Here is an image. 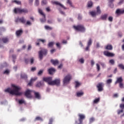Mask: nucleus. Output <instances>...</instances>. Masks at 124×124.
<instances>
[{
  "label": "nucleus",
  "mask_w": 124,
  "mask_h": 124,
  "mask_svg": "<svg viewBox=\"0 0 124 124\" xmlns=\"http://www.w3.org/2000/svg\"><path fill=\"white\" fill-rule=\"evenodd\" d=\"M2 41L4 43H7V42H8V41H9V40L7 37H4V38H2Z\"/></svg>",
  "instance_id": "obj_24"
},
{
  "label": "nucleus",
  "mask_w": 124,
  "mask_h": 124,
  "mask_svg": "<svg viewBox=\"0 0 124 124\" xmlns=\"http://www.w3.org/2000/svg\"><path fill=\"white\" fill-rule=\"evenodd\" d=\"M115 13L117 14V15H121V14H124V10L118 9L116 10Z\"/></svg>",
  "instance_id": "obj_13"
},
{
  "label": "nucleus",
  "mask_w": 124,
  "mask_h": 124,
  "mask_svg": "<svg viewBox=\"0 0 124 124\" xmlns=\"http://www.w3.org/2000/svg\"><path fill=\"white\" fill-rule=\"evenodd\" d=\"M118 67H119V68L120 69H122V70H124V64H119L118 65Z\"/></svg>",
  "instance_id": "obj_28"
},
{
  "label": "nucleus",
  "mask_w": 124,
  "mask_h": 124,
  "mask_svg": "<svg viewBox=\"0 0 124 124\" xmlns=\"http://www.w3.org/2000/svg\"><path fill=\"white\" fill-rule=\"evenodd\" d=\"M112 79H108L106 81L107 84H111L112 83Z\"/></svg>",
  "instance_id": "obj_43"
},
{
  "label": "nucleus",
  "mask_w": 124,
  "mask_h": 124,
  "mask_svg": "<svg viewBox=\"0 0 124 124\" xmlns=\"http://www.w3.org/2000/svg\"><path fill=\"white\" fill-rule=\"evenodd\" d=\"M84 95V92H78L77 93V95L78 97L80 96H82V95Z\"/></svg>",
  "instance_id": "obj_29"
},
{
  "label": "nucleus",
  "mask_w": 124,
  "mask_h": 124,
  "mask_svg": "<svg viewBox=\"0 0 124 124\" xmlns=\"http://www.w3.org/2000/svg\"><path fill=\"white\" fill-rule=\"evenodd\" d=\"M34 95L35 96V98H37V99H41V96L40 95L39 93L34 92Z\"/></svg>",
  "instance_id": "obj_15"
},
{
  "label": "nucleus",
  "mask_w": 124,
  "mask_h": 124,
  "mask_svg": "<svg viewBox=\"0 0 124 124\" xmlns=\"http://www.w3.org/2000/svg\"><path fill=\"white\" fill-rule=\"evenodd\" d=\"M4 74H9V70H6L4 72Z\"/></svg>",
  "instance_id": "obj_62"
},
{
  "label": "nucleus",
  "mask_w": 124,
  "mask_h": 124,
  "mask_svg": "<svg viewBox=\"0 0 124 124\" xmlns=\"http://www.w3.org/2000/svg\"><path fill=\"white\" fill-rule=\"evenodd\" d=\"M85 51H90V46H87L85 48Z\"/></svg>",
  "instance_id": "obj_58"
},
{
  "label": "nucleus",
  "mask_w": 124,
  "mask_h": 124,
  "mask_svg": "<svg viewBox=\"0 0 124 124\" xmlns=\"http://www.w3.org/2000/svg\"><path fill=\"white\" fill-rule=\"evenodd\" d=\"M37 42H42L43 44L46 42V41L44 39H39L37 40Z\"/></svg>",
  "instance_id": "obj_34"
},
{
  "label": "nucleus",
  "mask_w": 124,
  "mask_h": 124,
  "mask_svg": "<svg viewBox=\"0 0 124 124\" xmlns=\"http://www.w3.org/2000/svg\"><path fill=\"white\" fill-rule=\"evenodd\" d=\"M49 74H53V72H55L56 70L54 68H51L48 70Z\"/></svg>",
  "instance_id": "obj_20"
},
{
  "label": "nucleus",
  "mask_w": 124,
  "mask_h": 124,
  "mask_svg": "<svg viewBox=\"0 0 124 124\" xmlns=\"http://www.w3.org/2000/svg\"><path fill=\"white\" fill-rule=\"evenodd\" d=\"M103 87H104V84L102 82H100L96 85L97 89H98V92H102L103 91Z\"/></svg>",
  "instance_id": "obj_7"
},
{
  "label": "nucleus",
  "mask_w": 124,
  "mask_h": 124,
  "mask_svg": "<svg viewBox=\"0 0 124 124\" xmlns=\"http://www.w3.org/2000/svg\"><path fill=\"white\" fill-rule=\"evenodd\" d=\"M91 63L92 66H94V61L93 60H91Z\"/></svg>",
  "instance_id": "obj_60"
},
{
  "label": "nucleus",
  "mask_w": 124,
  "mask_h": 124,
  "mask_svg": "<svg viewBox=\"0 0 124 124\" xmlns=\"http://www.w3.org/2000/svg\"><path fill=\"white\" fill-rule=\"evenodd\" d=\"M124 79H123V78L122 77H120L117 78V80L115 82V85H117L118 83H119V84L120 83H122Z\"/></svg>",
  "instance_id": "obj_14"
},
{
  "label": "nucleus",
  "mask_w": 124,
  "mask_h": 124,
  "mask_svg": "<svg viewBox=\"0 0 124 124\" xmlns=\"http://www.w3.org/2000/svg\"><path fill=\"white\" fill-rule=\"evenodd\" d=\"M19 104H23V103H25V101L23 99L19 100L18 101Z\"/></svg>",
  "instance_id": "obj_47"
},
{
  "label": "nucleus",
  "mask_w": 124,
  "mask_h": 124,
  "mask_svg": "<svg viewBox=\"0 0 124 124\" xmlns=\"http://www.w3.org/2000/svg\"><path fill=\"white\" fill-rule=\"evenodd\" d=\"M88 7H92L93 6V2L89 1L87 4Z\"/></svg>",
  "instance_id": "obj_37"
},
{
  "label": "nucleus",
  "mask_w": 124,
  "mask_h": 124,
  "mask_svg": "<svg viewBox=\"0 0 124 124\" xmlns=\"http://www.w3.org/2000/svg\"><path fill=\"white\" fill-rule=\"evenodd\" d=\"M109 63H111L112 65L115 64V61L113 59H111L109 61Z\"/></svg>",
  "instance_id": "obj_40"
},
{
  "label": "nucleus",
  "mask_w": 124,
  "mask_h": 124,
  "mask_svg": "<svg viewBox=\"0 0 124 124\" xmlns=\"http://www.w3.org/2000/svg\"><path fill=\"white\" fill-rule=\"evenodd\" d=\"M105 48L106 50H113V46L111 45H108L107 46H105Z\"/></svg>",
  "instance_id": "obj_19"
},
{
  "label": "nucleus",
  "mask_w": 124,
  "mask_h": 124,
  "mask_svg": "<svg viewBox=\"0 0 124 124\" xmlns=\"http://www.w3.org/2000/svg\"><path fill=\"white\" fill-rule=\"evenodd\" d=\"M108 21H109L110 22H113V17L112 16H109L108 17Z\"/></svg>",
  "instance_id": "obj_56"
},
{
  "label": "nucleus",
  "mask_w": 124,
  "mask_h": 124,
  "mask_svg": "<svg viewBox=\"0 0 124 124\" xmlns=\"http://www.w3.org/2000/svg\"><path fill=\"white\" fill-rule=\"evenodd\" d=\"M119 87L121 88V89L124 88V83L123 82L119 83Z\"/></svg>",
  "instance_id": "obj_46"
},
{
  "label": "nucleus",
  "mask_w": 124,
  "mask_h": 124,
  "mask_svg": "<svg viewBox=\"0 0 124 124\" xmlns=\"http://www.w3.org/2000/svg\"><path fill=\"white\" fill-rule=\"evenodd\" d=\"M96 12L97 15H99V14H101V10H100V7L99 6H97L96 8Z\"/></svg>",
  "instance_id": "obj_21"
},
{
  "label": "nucleus",
  "mask_w": 124,
  "mask_h": 124,
  "mask_svg": "<svg viewBox=\"0 0 124 124\" xmlns=\"http://www.w3.org/2000/svg\"><path fill=\"white\" fill-rule=\"evenodd\" d=\"M92 43H93V41L92 40V39L90 38V39L89 40V41H88V43H87V46H90L91 45H92Z\"/></svg>",
  "instance_id": "obj_31"
},
{
  "label": "nucleus",
  "mask_w": 124,
  "mask_h": 124,
  "mask_svg": "<svg viewBox=\"0 0 124 124\" xmlns=\"http://www.w3.org/2000/svg\"><path fill=\"white\" fill-rule=\"evenodd\" d=\"M35 121H43V119H42L41 117H39V116H38L37 117H36L35 118Z\"/></svg>",
  "instance_id": "obj_42"
},
{
  "label": "nucleus",
  "mask_w": 124,
  "mask_h": 124,
  "mask_svg": "<svg viewBox=\"0 0 124 124\" xmlns=\"http://www.w3.org/2000/svg\"><path fill=\"white\" fill-rule=\"evenodd\" d=\"M52 3L53 4H55V5H59V6H61V7H62V8L66 9V8H65V7H64V6H63V5H62L61 3L59 2L58 1H52Z\"/></svg>",
  "instance_id": "obj_12"
},
{
  "label": "nucleus",
  "mask_w": 124,
  "mask_h": 124,
  "mask_svg": "<svg viewBox=\"0 0 124 124\" xmlns=\"http://www.w3.org/2000/svg\"><path fill=\"white\" fill-rule=\"evenodd\" d=\"M75 124H83V122L82 121L80 122V121L79 120V119L78 120H76L75 121Z\"/></svg>",
  "instance_id": "obj_41"
},
{
  "label": "nucleus",
  "mask_w": 124,
  "mask_h": 124,
  "mask_svg": "<svg viewBox=\"0 0 124 124\" xmlns=\"http://www.w3.org/2000/svg\"><path fill=\"white\" fill-rule=\"evenodd\" d=\"M35 5H36V6H38V5H39V0H35Z\"/></svg>",
  "instance_id": "obj_44"
},
{
  "label": "nucleus",
  "mask_w": 124,
  "mask_h": 124,
  "mask_svg": "<svg viewBox=\"0 0 124 124\" xmlns=\"http://www.w3.org/2000/svg\"><path fill=\"white\" fill-rule=\"evenodd\" d=\"M12 58H13V59L14 63H15V60H16V55H13L12 56Z\"/></svg>",
  "instance_id": "obj_53"
},
{
  "label": "nucleus",
  "mask_w": 124,
  "mask_h": 124,
  "mask_svg": "<svg viewBox=\"0 0 124 124\" xmlns=\"http://www.w3.org/2000/svg\"><path fill=\"white\" fill-rule=\"evenodd\" d=\"M52 123H53V119L50 118L49 119V121L48 124H52Z\"/></svg>",
  "instance_id": "obj_63"
},
{
  "label": "nucleus",
  "mask_w": 124,
  "mask_h": 124,
  "mask_svg": "<svg viewBox=\"0 0 124 124\" xmlns=\"http://www.w3.org/2000/svg\"><path fill=\"white\" fill-rule=\"evenodd\" d=\"M38 12H39V13H40V14H41V15H42V16H43V17H45V14H44V13L42 11V10L39 9Z\"/></svg>",
  "instance_id": "obj_30"
},
{
  "label": "nucleus",
  "mask_w": 124,
  "mask_h": 124,
  "mask_svg": "<svg viewBox=\"0 0 124 124\" xmlns=\"http://www.w3.org/2000/svg\"><path fill=\"white\" fill-rule=\"evenodd\" d=\"M21 78H22V79H27V75H26L25 74H21Z\"/></svg>",
  "instance_id": "obj_35"
},
{
  "label": "nucleus",
  "mask_w": 124,
  "mask_h": 124,
  "mask_svg": "<svg viewBox=\"0 0 124 124\" xmlns=\"http://www.w3.org/2000/svg\"><path fill=\"white\" fill-rule=\"evenodd\" d=\"M45 4H47V1L46 0H43L42 1V5H45Z\"/></svg>",
  "instance_id": "obj_45"
},
{
  "label": "nucleus",
  "mask_w": 124,
  "mask_h": 124,
  "mask_svg": "<svg viewBox=\"0 0 124 124\" xmlns=\"http://www.w3.org/2000/svg\"><path fill=\"white\" fill-rule=\"evenodd\" d=\"M73 28L76 31H81V32H85L86 31V28H85V27L83 25L74 26Z\"/></svg>",
  "instance_id": "obj_3"
},
{
  "label": "nucleus",
  "mask_w": 124,
  "mask_h": 124,
  "mask_svg": "<svg viewBox=\"0 0 124 124\" xmlns=\"http://www.w3.org/2000/svg\"><path fill=\"white\" fill-rule=\"evenodd\" d=\"M26 25L27 26H31V22L30 21H27L26 22Z\"/></svg>",
  "instance_id": "obj_52"
},
{
  "label": "nucleus",
  "mask_w": 124,
  "mask_h": 124,
  "mask_svg": "<svg viewBox=\"0 0 124 124\" xmlns=\"http://www.w3.org/2000/svg\"><path fill=\"white\" fill-rule=\"evenodd\" d=\"M67 3H68V4H69V5L71 6V7H73V5H72V2H71L70 0H67Z\"/></svg>",
  "instance_id": "obj_39"
},
{
  "label": "nucleus",
  "mask_w": 124,
  "mask_h": 124,
  "mask_svg": "<svg viewBox=\"0 0 124 124\" xmlns=\"http://www.w3.org/2000/svg\"><path fill=\"white\" fill-rule=\"evenodd\" d=\"M36 86V87H41V86H42V84L41 83V82H40L38 83Z\"/></svg>",
  "instance_id": "obj_55"
},
{
  "label": "nucleus",
  "mask_w": 124,
  "mask_h": 124,
  "mask_svg": "<svg viewBox=\"0 0 124 124\" xmlns=\"http://www.w3.org/2000/svg\"><path fill=\"white\" fill-rule=\"evenodd\" d=\"M16 36H21V35H22V34H23V30H19L16 31Z\"/></svg>",
  "instance_id": "obj_16"
},
{
  "label": "nucleus",
  "mask_w": 124,
  "mask_h": 124,
  "mask_svg": "<svg viewBox=\"0 0 124 124\" xmlns=\"http://www.w3.org/2000/svg\"><path fill=\"white\" fill-rule=\"evenodd\" d=\"M43 70H40L39 72L38 73V75H41V74H42V73H43Z\"/></svg>",
  "instance_id": "obj_54"
},
{
  "label": "nucleus",
  "mask_w": 124,
  "mask_h": 124,
  "mask_svg": "<svg viewBox=\"0 0 124 124\" xmlns=\"http://www.w3.org/2000/svg\"><path fill=\"white\" fill-rule=\"evenodd\" d=\"M50 84H51V86H60L61 84V79L56 78L55 80H52Z\"/></svg>",
  "instance_id": "obj_6"
},
{
  "label": "nucleus",
  "mask_w": 124,
  "mask_h": 124,
  "mask_svg": "<svg viewBox=\"0 0 124 124\" xmlns=\"http://www.w3.org/2000/svg\"><path fill=\"white\" fill-rule=\"evenodd\" d=\"M24 94L27 98H31V97H32V96L31 95V90H26Z\"/></svg>",
  "instance_id": "obj_8"
},
{
  "label": "nucleus",
  "mask_w": 124,
  "mask_h": 124,
  "mask_svg": "<svg viewBox=\"0 0 124 124\" xmlns=\"http://www.w3.org/2000/svg\"><path fill=\"white\" fill-rule=\"evenodd\" d=\"M43 81H44L45 82H46V83H47L48 85H50V86H51L50 83H52V77L44 78Z\"/></svg>",
  "instance_id": "obj_9"
},
{
  "label": "nucleus",
  "mask_w": 124,
  "mask_h": 124,
  "mask_svg": "<svg viewBox=\"0 0 124 124\" xmlns=\"http://www.w3.org/2000/svg\"><path fill=\"white\" fill-rule=\"evenodd\" d=\"M100 100V98H98L95 99L94 101H93V103H98V102H99V101Z\"/></svg>",
  "instance_id": "obj_38"
},
{
  "label": "nucleus",
  "mask_w": 124,
  "mask_h": 124,
  "mask_svg": "<svg viewBox=\"0 0 124 124\" xmlns=\"http://www.w3.org/2000/svg\"><path fill=\"white\" fill-rule=\"evenodd\" d=\"M40 21L42 23H45L46 22V16H45V17H44V18H41L40 19Z\"/></svg>",
  "instance_id": "obj_36"
},
{
  "label": "nucleus",
  "mask_w": 124,
  "mask_h": 124,
  "mask_svg": "<svg viewBox=\"0 0 124 124\" xmlns=\"http://www.w3.org/2000/svg\"><path fill=\"white\" fill-rule=\"evenodd\" d=\"M94 122V118L93 117L91 118L90 119V123H93Z\"/></svg>",
  "instance_id": "obj_51"
},
{
  "label": "nucleus",
  "mask_w": 124,
  "mask_h": 124,
  "mask_svg": "<svg viewBox=\"0 0 124 124\" xmlns=\"http://www.w3.org/2000/svg\"><path fill=\"white\" fill-rule=\"evenodd\" d=\"M54 44H55V43L54 42H50L48 43L47 45L48 47L50 48V47H53Z\"/></svg>",
  "instance_id": "obj_25"
},
{
  "label": "nucleus",
  "mask_w": 124,
  "mask_h": 124,
  "mask_svg": "<svg viewBox=\"0 0 124 124\" xmlns=\"http://www.w3.org/2000/svg\"><path fill=\"white\" fill-rule=\"evenodd\" d=\"M108 15L105 14L101 16V19L102 20H107Z\"/></svg>",
  "instance_id": "obj_22"
},
{
  "label": "nucleus",
  "mask_w": 124,
  "mask_h": 124,
  "mask_svg": "<svg viewBox=\"0 0 124 124\" xmlns=\"http://www.w3.org/2000/svg\"><path fill=\"white\" fill-rule=\"evenodd\" d=\"M50 62H51L53 65H57V64H59V61L57 60H54L51 59L50 60Z\"/></svg>",
  "instance_id": "obj_17"
},
{
  "label": "nucleus",
  "mask_w": 124,
  "mask_h": 124,
  "mask_svg": "<svg viewBox=\"0 0 124 124\" xmlns=\"http://www.w3.org/2000/svg\"><path fill=\"white\" fill-rule=\"evenodd\" d=\"M124 112V109H121V110H118L117 111V114L118 115H120L121 113H123Z\"/></svg>",
  "instance_id": "obj_48"
},
{
  "label": "nucleus",
  "mask_w": 124,
  "mask_h": 124,
  "mask_svg": "<svg viewBox=\"0 0 124 124\" xmlns=\"http://www.w3.org/2000/svg\"><path fill=\"white\" fill-rule=\"evenodd\" d=\"M45 29H46V30H49V31H52V30H53V28L52 27L48 26H45Z\"/></svg>",
  "instance_id": "obj_32"
},
{
  "label": "nucleus",
  "mask_w": 124,
  "mask_h": 124,
  "mask_svg": "<svg viewBox=\"0 0 124 124\" xmlns=\"http://www.w3.org/2000/svg\"><path fill=\"white\" fill-rule=\"evenodd\" d=\"M12 87L14 88L13 90H11L10 88H7L5 90V93H9L10 94H12L13 95H22L23 93L19 92V91L21 90V88L15 86V85H13Z\"/></svg>",
  "instance_id": "obj_1"
},
{
  "label": "nucleus",
  "mask_w": 124,
  "mask_h": 124,
  "mask_svg": "<svg viewBox=\"0 0 124 124\" xmlns=\"http://www.w3.org/2000/svg\"><path fill=\"white\" fill-rule=\"evenodd\" d=\"M120 108L124 109V104H121L120 106Z\"/></svg>",
  "instance_id": "obj_64"
},
{
  "label": "nucleus",
  "mask_w": 124,
  "mask_h": 124,
  "mask_svg": "<svg viewBox=\"0 0 124 124\" xmlns=\"http://www.w3.org/2000/svg\"><path fill=\"white\" fill-rule=\"evenodd\" d=\"M124 0H120L119 2L118 3V4L121 5V4H123V3H124Z\"/></svg>",
  "instance_id": "obj_57"
},
{
  "label": "nucleus",
  "mask_w": 124,
  "mask_h": 124,
  "mask_svg": "<svg viewBox=\"0 0 124 124\" xmlns=\"http://www.w3.org/2000/svg\"><path fill=\"white\" fill-rule=\"evenodd\" d=\"M100 64L101 65V66H102V67H105V63L103 62H100Z\"/></svg>",
  "instance_id": "obj_61"
},
{
  "label": "nucleus",
  "mask_w": 124,
  "mask_h": 124,
  "mask_svg": "<svg viewBox=\"0 0 124 124\" xmlns=\"http://www.w3.org/2000/svg\"><path fill=\"white\" fill-rule=\"evenodd\" d=\"M97 71H100V65L98 63L96 64Z\"/></svg>",
  "instance_id": "obj_33"
},
{
  "label": "nucleus",
  "mask_w": 124,
  "mask_h": 124,
  "mask_svg": "<svg viewBox=\"0 0 124 124\" xmlns=\"http://www.w3.org/2000/svg\"><path fill=\"white\" fill-rule=\"evenodd\" d=\"M48 54V50L46 49H42L39 51V59L40 61L43 59V55L46 56Z\"/></svg>",
  "instance_id": "obj_4"
},
{
  "label": "nucleus",
  "mask_w": 124,
  "mask_h": 124,
  "mask_svg": "<svg viewBox=\"0 0 124 124\" xmlns=\"http://www.w3.org/2000/svg\"><path fill=\"white\" fill-rule=\"evenodd\" d=\"M79 62H81V63H84L85 61L84 60V59L81 58L79 60Z\"/></svg>",
  "instance_id": "obj_50"
},
{
  "label": "nucleus",
  "mask_w": 124,
  "mask_h": 124,
  "mask_svg": "<svg viewBox=\"0 0 124 124\" xmlns=\"http://www.w3.org/2000/svg\"><path fill=\"white\" fill-rule=\"evenodd\" d=\"M78 120L81 123L83 122V120L86 119V116L83 114L79 113L78 114Z\"/></svg>",
  "instance_id": "obj_10"
},
{
  "label": "nucleus",
  "mask_w": 124,
  "mask_h": 124,
  "mask_svg": "<svg viewBox=\"0 0 124 124\" xmlns=\"http://www.w3.org/2000/svg\"><path fill=\"white\" fill-rule=\"evenodd\" d=\"M19 22L22 23V24H26V19L25 17H22L21 18H19Z\"/></svg>",
  "instance_id": "obj_18"
},
{
  "label": "nucleus",
  "mask_w": 124,
  "mask_h": 124,
  "mask_svg": "<svg viewBox=\"0 0 124 124\" xmlns=\"http://www.w3.org/2000/svg\"><path fill=\"white\" fill-rule=\"evenodd\" d=\"M90 14L92 16V17H95L97 14L94 11H92L90 12Z\"/></svg>",
  "instance_id": "obj_23"
},
{
  "label": "nucleus",
  "mask_w": 124,
  "mask_h": 124,
  "mask_svg": "<svg viewBox=\"0 0 124 124\" xmlns=\"http://www.w3.org/2000/svg\"><path fill=\"white\" fill-rule=\"evenodd\" d=\"M75 88L76 89H77V88L80 87L81 86V83L77 81H75Z\"/></svg>",
  "instance_id": "obj_27"
},
{
  "label": "nucleus",
  "mask_w": 124,
  "mask_h": 124,
  "mask_svg": "<svg viewBox=\"0 0 124 124\" xmlns=\"http://www.w3.org/2000/svg\"><path fill=\"white\" fill-rule=\"evenodd\" d=\"M14 12L15 14H28L29 13V10L26 8H15L14 10Z\"/></svg>",
  "instance_id": "obj_2"
},
{
  "label": "nucleus",
  "mask_w": 124,
  "mask_h": 124,
  "mask_svg": "<svg viewBox=\"0 0 124 124\" xmlns=\"http://www.w3.org/2000/svg\"><path fill=\"white\" fill-rule=\"evenodd\" d=\"M12 2H15V3H16V4H17L18 5H21V1H19L17 0H14L12 1Z\"/></svg>",
  "instance_id": "obj_26"
},
{
  "label": "nucleus",
  "mask_w": 124,
  "mask_h": 124,
  "mask_svg": "<svg viewBox=\"0 0 124 124\" xmlns=\"http://www.w3.org/2000/svg\"><path fill=\"white\" fill-rule=\"evenodd\" d=\"M72 79V77L71 75H67L63 79V83L64 85H66L67 84H69V82H70V80Z\"/></svg>",
  "instance_id": "obj_5"
},
{
  "label": "nucleus",
  "mask_w": 124,
  "mask_h": 124,
  "mask_svg": "<svg viewBox=\"0 0 124 124\" xmlns=\"http://www.w3.org/2000/svg\"><path fill=\"white\" fill-rule=\"evenodd\" d=\"M56 45L57 48L61 49V44H60V43H56Z\"/></svg>",
  "instance_id": "obj_49"
},
{
  "label": "nucleus",
  "mask_w": 124,
  "mask_h": 124,
  "mask_svg": "<svg viewBox=\"0 0 124 124\" xmlns=\"http://www.w3.org/2000/svg\"><path fill=\"white\" fill-rule=\"evenodd\" d=\"M104 55L105 56H106L107 57H114L115 56V54L114 53L109 52V51H105L104 52Z\"/></svg>",
  "instance_id": "obj_11"
},
{
  "label": "nucleus",
  "mask_w": 124,
  "mask_h": 124,
  "mask_svg": "<svg viewBox=\"0 0 124 124\" xmlns=\"http://www.w3.org/2000/svg\"><path fill=\"white\" fill-rule=\"evenodd\" d=\"M78 20H82V16L80 14L78 15Z\"/></svg>",
  "instance_id": "obj_59"
}]
</instances>
